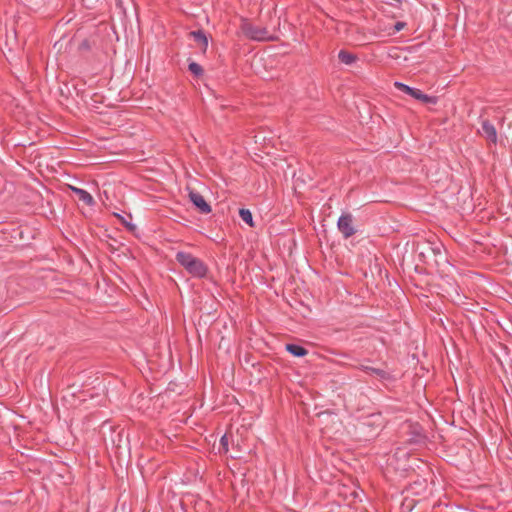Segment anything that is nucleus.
Instances as JSON below:
<instances>
[{
	"instance_id": "nucleus-11",
	"label": "nucleus",
	"mask_w": 512,
	"mask_h": 512,
	"mask_svg": "<svg viewBox=\"0 0 512 512\" xmlns=\"http://www.w3.org/2000/svg\"><path fill=\"white\" fill-rule=\"evenodd\" d=\"M111 443L117 449V452L122 448H129L128 434L125 432L124 429H120L115 436L111 435Z\"/></svg>"
},
{
	"instance_id": "nucleus-23",
	"label": "nucleus",
	"mask_w": 512,
	"mask_h": 512,
	"mask_svg": "<svg viewBox=\"0 0 512 512\" xmlns=\"http://www.w3.org/2000/svg\"><path fill=\"white\" fill-rule=\"evenodd\" d=\"M115 2L119 8H122L123 0H115Z\"/></svg>"
},
{
	"instance_id": "nucleus-1",
	"label": "nucleus",
	"mask_w": 512,
	"mask_h": 512,
	"mask_svg": "<svg viewBox=\"0 0 512 512\" xmlns=\"http://www.w3.org/2000/svg\"><path fill=\"white\" fill-rule=\"evenodd\" d=\"M384 426L380 413L363 416L354 424V434L360 441H370L376 438Z\"/></svg>"
},
{
	"instance_id": "nucleus-5",
	"label": "nucleus",
	"mask_w": 512,
	"mask_h": 512,
	"mask_svg": "<svg viewBox=\"0 0 512 512\" xmlns=\"http://www.w3.org/2000/svg\"><path fill=\"white\" fill-rule=\"evenodd\" d=\"M241 30L243 34L251 40L264 41L271 39L269 32L265 27L255 26L248 20H243Z\"/></svg>"
},
{
	"instance_id": "nucleus-2",
	"label": "nucleus",
	"mask_w": 512,
	"mask_h": 512,
	"mask_svg": "<svg viewBox=\"0 0 512 512\" xmlns=\"http://www.w3.org/2000/svg\"><path fill=\"white\" fill-rule=\"evenodd\" d=\"M176 261L193 277L205 278L208 273L207 265L191 253L179 251L175 256Z\"/></svg>"
},
{
	"instance_id": "nucleus-18",
	"label": "nucleus",
	"mask_w": 512,
	"mask_h": 512,
	"mask_svg": "<svg viewBox=\"0 0 512 512\" xmlns=\"http://www.w3.org/2000/svg\"><path fill=\"white\" fill-rule=\"evenodd\" d=\"M188 70L196 77L201 78L204 75V69L202 66L194 61H190L188 64Z\"/></svg>"
},
{
	"instance_id": "nucleus-15",
	"label": "nucleus",
	"mask_w": 512,
	"mask_h": 512,
	"mask_svg": "<svg viewBox=\"0 0 512 512\" xmlns=\"http://www.w3.org/2000/svg\"><path fill=\"white\" fill-rule=\"evenodd\" d=\"M338 59L343 64L352 65L358 60V57L356 54L349 52L345 49H342L338 53Z\"/></svg>"
},
{
	"instance_id": "nucleus-6",
	"label": "nucleus",
	"mask_w": 512,
	"mask_h": 512,
	"mask_svg": "<svg viewBox=\"0 0 512 512\" xmlns=\"http://www.w3.org/2000/svg\"><path fill=\"white\" fill-rule=\"evenodd\" d=\"M406 435L407 442L409 444L423 445L427 440L423 427L417 422L408 424V431L406 432Z\"/></svg>"
},
{
	"instance_id": "nucleus-20",
	"label": "nucleus",
	"mask_w": 512,
	"mask_h": 512,
	"mask_svg": "<svg viewBox=\"0 0 512 512\" xmlns=\"http://www.w3.org/2000/svg\"><path fill=\"white\" fill-rule=\"evenodd\" d=\"M219 452H223V453L228 452V437L226 434H224L220 439Z\"/></svg>"
},
{
	"instance_id": "nucleus-9",
	"label": "nucleus",
	"mask_w": 512,
	"mask_h": 512,
	"mask_svg": "<svg viewBox=\"0 0 512 512\" xmlns=\"http://www.w3.org/2000/svg\"><path fill=\"white\" fill-rule=\"evenodd\" d=\"M480 134L492 144H497L498 136L495 126L488 120L483 119L481 121V132Z\"/></svg>"
},
{
	"instance_id": "nucleus-10",
	"label": "nucleus",
	"mask_w": 512,
	"mask_h": 512,
	"mask_svg": "<svg viewBox=\"0 0 512 512\" xmlns=\"http://www.w3.org/2000/svg\"><path fill=\"white\" fill-rule=\"evenodd\" d=\"M359 369L369 375L376 377L379 380H382V381H391L393 379V376L391 375V373H389L388 371L381 369V368H375V367L369 366L367 364H361L359 366Z\"/></svg>"
},
{
	"instance_id": "nucleus-21",
	"label": "nucleus",
	"mask_w": 512,
	"mask_h": 512,
	"mask_svg": "<svg viewBox=\"0 0 512 512\" xmlns=\"http://www.w3.org/2000/svg\"><path fill=\"white\" fill-rule=\"evenodd\" d=\"M78 49L80 51H89L91 49V44L88 39H84L80 44Z\"/></svg>"
},
{
	"instance_id": "nucleus-17",
	"label": "nucleus",
	"mask_w": 512,
	"mask_h": 512,
	"mask_svg": "<svg viewBox=\"0 0 512 512\" xmlns=\"http://www.w3.org/2000/svg\"><path fill=\"white\" fill-rule=\"evenodd\" d=\"M239 216L249 227H251V228L255 227V222L253 220L252 213L249 209L240 208Z\"/></svg>"
},
{
	"instance_id": "nucleus-7",
	"label": "nucleus",
	"mask_w": 512,
	"mask_h": 512,
	"mask_svg": "<svg viewBox=\"0 0 512 512\" xmlns=\"http://www.w3.org/2000/svg\"><path fill=\"white\" fill-rule=\"evenodd\" d=\"M188 197L194 208L201 214H209L212 211L210 204L205 198L193 189L188 188Z\"/></svg>"
},
{
	"instance_id": "nucleus-12",
	"label": "nucleus",
	"mask_w": 512,
	"mask_h": 512,
	"mask_svg": "<svg viewBox=\"0 0 512 512\" xmlns=\"http://www.w3.org/2000/svg\"><path fill=\"white\" fill-rule=\"evenodd\" d=\"M189 36L194 39V41L200 46V49L203 53H206L208 48V36L203 29H198L195 31H191Z\"/></svg>"
},
{
	"instance_id": "nucleus-16",
	"label": "nucleus",
	"mask_w": 512,
	"mask_h": 512,
	"mask_svg": "<svg viewBox=\"0 0 512 512\" xmlns=\"http://www.w3.org/2000/svg\"><path fill=\"white\" fill-rule=\"evenodd\" d=\"M349 377L343 375H337L330 379L329 387L332 390L339 389L347 384Z\"/></svg>"
},
{
	"instance_id": "nucleus-4",
	"label": "nucleus",
	"mask_w": 512,
	"mask_h": 512,
	"mask_svg": "<svg viewBox=\"0 0 512 512\" xmlns=\"http://www.w3.org/2000/svg\"><path fill=\"white\" fill-rule=\"evenodd\" d=\"M394 86L401 92L413 97L416 100L421 101L422 103L435 105L438 102V97L427 95L423 93L420 89L410 87L402 82L397 81L394 83Z\"/></svg>"
},
{
	"instance_id": "nucleus-24",
	"label": "nucleus",
	"mask_w": 512,
	"mask_h": 512,
	"mask_svg": "<svg viewBox=\"0 0 512 512\" xmlns=\"http://www.w3.org/2000/svg\"><path fill=\"white\" fill-rule=\"evenodd\" d=\"M395 1L398 2V3H402V0H395Z\"/></svg>"
},
{
	"instance_id": "nucleus-19",
	"label": "nucleus",
	"mask_w": 512,
	"mask_h": 512,
	"mask_svg": "<svg viewBox=\"0 0 512 512\" xmlns=\"http://www.w3.org/2000/svg\"><path fill=\"white\" fill-rule=\"evenodd\" d=\"M115 216L121 221V223L124 225V227L131 233L135 234L137 231V226L130 221H127L123 216L120 214L115 213Z\"/></svg>"
},
{
	"instance_id": "nucleus-13",
	"label": "nucleus",
	"mask_w": 512,
	"mask_h": 512,
	"mask_svg": "<svg viewBox=\"0 0 512 512\" xmlns=\"http://www.w3.org/2000/svg\"><path fill=\"white\" fill-rule=\"evenodd\" d=\"M70 190L78 198L79 201H82L86 205L93 206L95 204L94 198L86 190L74 186H70Z\"/></svg>"
},
{
	"instance_id": "nucleus-8",
	"label": "nucleus",
	"mask_w": 512,
	"mask_h": 512,
	"mask_svg": "<svg viewBox=\"0 0 512 512\" xmlns=\"http://www.w3.org/2000/svg\"><path fill=\"white\" fill-rule=\"evenodd\" d=\"M337 227L345 239L353 236L356 229L353 225V217L350 213H343L337 222Z\"/></svg>"
},
{
	"instance_id": "nucleus-3",
	"label": "nucleus",
	"mask_w": 512,
	"mask_h": 512,
	"mask_svg": "<svg viewBox=\"0 0 512 512\" xmlns=\"http://www.w3.org/2000/svg\"><path fill=\"white\" fill-rule=\"evenodd\" d=\"M420 259L427 264H434L438 268L449 265L447 251L442 243H429L419 254Z\"/></svg>"
},
{
	"instance_id": "nucleus-22",
	"label": "nucleus",
	"mask_w": 512,
	"mask_h": 512,
	"mask_svg": "<svg viewBox=\"0 0 512 512\" xmlns=\"http://www.w3.org/2000/svg\"><path fill=\"white\" fill-rule=\"evenodd\" d=\"M405 26H406L405 22H401V21L396 22L393 27V34L401 31Z\"/></svg>"
},
{
	"instance_id": "nucleus-14",
	"label": "nucleus",
	"mask_w": 512,
	"mask_h": 512,
	"mask_svg": "<svg viewBox=\"0 0 512 512\" xmlns=\"http://www.w3.org/2000/svg\"><path fill=\"white\" fill-rule=\"evenodd\" d=\"M285 350L292 356L298 358L304 357L308 354V350L304 346L296 343H287L285 345Z\"/></svg>"
}]
</instances>
